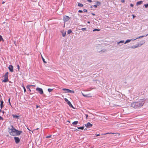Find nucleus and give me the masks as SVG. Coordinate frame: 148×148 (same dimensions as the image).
Wrapping results in <instances>:
<instances>
[{
	"mask_svg": "<svg viewBox=\"0 0 148 148\" xmlns=\"http://www.w3.org/2000/svg\"><path fill=\"white\" fill-rule=\"evenodd\" d=\"M82 95L84 97H92V96L91 95V94H84L83 93H82Z\"/></svg>",
	"mask_w": 148,
	"mask_h": 148,
	"instance_id": "obj_9",
	"label": "nucleus"
},
{
	"mask_svg": "<svg viewBox=\"0 0 148 148\" xmlns=\"http://www.w3.org/2000/svg\"><path fill=\"white\" fill-rule=\"evenodd\" d=\"M3 118L2 117H1V116H0V120H3Z\"/></svg>",
	"mask_w": 148,
	"mask_h": 148,
	"instance_id": "obj_45",
	"label": "nucleus"
},
{
	"mask_svg": "<svg viewBox=\"0 0 148 148\" xmlns=\"http://www.w3.org/2000/svg\"><path fill=\"white\" fill-rule=\"evenodd\" d=\"M27 129H28V130L30 131V130L29 128H27Z\"/></svg>",
	"mask_w": 148,
	"mask_h": 148,
	"instance_id": "obj_59",
	"label": "nucleus"
},
{
	"mask_svg": "<svg viewBox=\"0 0 148 148\" xmlns=\"http://www.w3.org/2000/svg\"><path fill=\"white\" fill-rule=\"evenodd\" d=\"M62 33V36L63 37H64L66 35V31H64V30L61 32Z\"/></svg>",
	"mask_w": 148,
	"mask_h": 148,
	"instance_id": "obj_11",
	"label": "nucleus"
},
{
	"mask_svg": "<svg viewBox=\"0 0 148 148\" xmlns=\"http://www.w3.org/2000/svg\"><path fill=\"white\" fill-rule=\"evenodd\" d=\"M106 51V50H101L100 51V52H105Z\"/></svg>",
	"mask_w": 148,
	"mask_h": 148,
	"instance_id": "obj_34",
	"label": "nucleus"
},
{
	"mask_svg": "<svg viewBox=\"0 0 148 148\" xmlns=\"http://www.w3.org/2000/svg\"><path fill=\"white\" fill-rule=\"evenodd\" d=\"M97 5H100L101 4V3L99 1H97Z\"/></svg>",
	"mask_w": 148,
	"mask_h": 148,
	"instance_id": "obj_25",
	"label": "nucleus"
},
{
	"mask_svg": "<svg viewBox=\"0 0 148 148\" xmlns=\"http://www.w3.org/2000/svg\"><path fill=\"white\" fill-rule=\"evenodd\" d=\"M22 86L23 87V86H24L23 85H23Z\"/></svg>",
	"mask_w": 148,
	"mask_h": 148,
	"instance_id": "obj_63",
	"label": "nucleus"
},
{
	"mask_svg": "<svg viewBox=\"0 0 148 148\" xmlns=\"http://www.w3.org/2000/svg\"><path fill=\"white\" fill-rule=\"evenodd\" d=\"M78 130L77 129H75V131H77Z\"/></svg>",
	"mask_w": 148,
	"mask_h": 148,
	"instance_id": "obj_55",
	"label": "nucleus"
},
{
	"mask_svg": "<svg viewBox=\"0 0 148 148\" xmlns=\"http://www.w3.org/2000/svg\"><path fill=\"white\" fill-rule=\"evenodd\" d=\"M84 131L86 130H87V129L86 128H85V129H84Z\"/></svg>",
	"mask_w": 148,
	"mask_h": 148,
	"instance_id": "obj_54",
	"label": "nucleus"
},
{
	"mask_svg": "<svg viewBox=\"0 0 148 148\" xmlns=\"http://www.w3.org/2000/svg\"><path fill=\"white\" fill-rule=\"evenodd\" d=\"M100 30V29H94L93 30V32H95V31H99Z\"/></svg>",
	"mask_w": 148,
	"mask_h": 148,
	"instance_id": "obj_26",
	"label": "nucleus"
},
{
	"mask_svg": "<svg viewBox=\"0 0 148 148\" xmlns=\"http://www.w3.org/2000/svg\"><path fill=\"white\" fill-rule=\"evenodd\" d=\"M10 99H9V100H8V101H9V104H10V105H11V103H10Z\"/></svg>",
	"mask_w": 148,
	"mask_h": 148,
	"instance_id": "obj_41",
	"label": "nucleus"
},
{
	"mask_svg": "<svg viewBox=\"0 0 148 148\" xmlns=\"http://www.w3.org/2000/svg\"><path fill=\"white\" fill-rule=\"evenodd\" d=\"M138 46V44L137 46H133L131 47L132 49H134L137 47Z\"/></svg>",
	"mask_w": 148,
	"mask_h": 148,
	"instance_id": "obj_16",
	"label": "nucleus"
},
{
	"mask_svg": "<svg viewBox=\"0 0 148 148\" xmlns=\"http://www.w3.org/2000/svg\"><path fill=\"white\" fill-rule=\"evenodd\" d=\"M121 2L122 3H124L125 0H121Z\"/></svg>",
	"mask_w": 148,
	"mask_h": 148,
	"instance_id": "obj_42",
	"label": "nucleus"
},
{
	"mask_svg": "<svg viewBox=\"0 0 148 148\" xmlns=\"http://www.w3.org/2000/svg\"><path fill=\"white\" fill-rule=\"evenodd\" d=\"M77 129H81L83 130L84 129V126H82L81 127H78Z\"/></svg>",
	"mask_w": 148,
	"mask_h": 148,
	"instance_id": "obj_22",
	"label": "nucleus"
},
{
	"mask_svg": "<svg viewBox=\"0 0 148 148\" xmlns=\"http://www.w3.org/2000/svg\"><path fill=\"white\" fill-rule=\"evenodd\" d=\"M85 125L86 127L90 128L92 126V125L89 122H88L86 124H85Z\"/></svg>",
	"mask_w": 148,
	"mask_h": 148,
	"instance_id": "obj_7",
	"label": "nucleus"
},
{
	"mask_svg": "<svg viewBox=\"0 0 148 148\" xmlns=\"http://www.w3.org/2000/svg\"><path fill=\"white\" fill-rule=\"evenodd\" d=\"M62 90L64 91H65L66 92H69V91H70V90L66 89V88H63L62 89Z\"/></svg>",
	"mask_w": 148,
	"mask_h": 148,
	"instance_id": "obj_12",
	"label": "nucleus"
},
{
	"mask_svg": "<svg viewBox=\"0 0 148 148\" xmlns=\"http://www.w3.org/2000/svg\"><path fill=\"white\" fill-rule=\"evenodd\" d=\"M64 100L66 102H67V103L69 101L66 98L64 99Z\"/></svg>",
	"mask_w": 148,
	"mask_h": 148,
	"instance_id": "obj_32",
	"label": "nucleus"
},
{
	"mask_svg": "<svg viewBox=\"0 0 148 148\" xmlns=\"http://www.w3.org/2000/svg\"><path fill=\"white\" fill-rule=\"evenodd\" d=\"M51 135H50L49 136H47L46 137V138H50L51 137Z\"/></svg>",
	"mask_w": 148,
	"mask_h": 148,
	"instance_id": "obj_37",
	"label": "nucleus"
},
{
	"mask_svg": "<svg viewBox=\"0 0 148 148\" xmlns=\"http://www.w3.org/2000/svg\"><path fill=\"white\" fill-rule=\"evenodd\" d=\"M100 135V134H97V135H96V136H99Z\"/></svg>",
	"mask_w": 148,
	"mask_h": 148,
	"instance_id": "obj_50",
	"label": "nucleus"
},
{
	"mask_svg": "<svg viewBox=\"0 0 148 148\" xmlns=\"http://www.w3.org/2000/svg\"><path fill=\"white\" fill-rule=\"evenodd\" d=\"M23 89H24V92H25L26 91V89H25V87L24 86H23Z\"/></svg>",
	"mask_w": 148,
	"mask_h": 148,
	"instance_id": "obj_35",
	"label": "nucleus"
},
{
	"mask_svg": "<svg viewBox=\"0 0 148 148\" xmlns=\"http://www.w3.org/2000/svg\"><path fill=\"white\" fill-rule=\"evenodd\" d=\"M70 107L72 108H74L73 107V106L72 105V104L71 105V106H70Z\"/></svg>",
	"mask_w": 148,
	"mask_h": 148,
	"instance_id": "obj_43",
	"label": "nucleus"
},
{
	"mask_svg": "<svg viewBox=\"0 0 148 148\" xmlns=\"http://www.w3.org/2000/svg\"><path fill=\"white\" fill-rule=\"evenodd\" d=\"M130 5V6L132 7L133 6V5L132 4H131Z\"/></svg>",
	"mask_w": 148,
	"mask_h": 148,
	"instance_id": "obj_48",
	"label": "nucleus"
},
{
	"mask_svg": "<svg viewBox=\"0 0 148 148\" xmlns=\"http://www.w3.org/2000/svg\"><path fill=\"white\" fill-rule=\"evenodd\" d=\"M17 67H18V71H19V69H20V66H19V65H17Z\"/></svg>",
	"mask_w": 148,
	"mask_h": 148,
	"instance_id": "obj_36",
	"label": "nucleus"
},
{
	"mask_svg": "<svg viewBox=\"0 0 148 148\" xmlns=\"http://www.w3.org/2000/svg\"><path fill=\"white\" fill-rule=\"evenodd\" d=\"M143 101L141 100L138 102L132 103L131 104V106L134 108H140L143 106Z\"/></svg>",
	"mask_w": 148,
	"mask_h": 148,
	"instance_id": "obj_2",
	"label": "nucleus"
},
{
	"mask_svg": "<svg viewBox=\"0 0 148 148\" xmlns=\"http://www.w3.org/2000/svg\"><path fill=\"white\" fill-rule=\"evenodd\" d=\"M72 31L71 30V29H69V30L68 31V32H67V33L68 34H70L72 32Z\"/></svg>",
	"mask_w": 148,
	"mask_h": 148,
	"instance_id": "obj_20",
	"label": "nucleus"
},
{
	"mask_svg": "<svg viewBox=\"0 0 148 148\" xmlns=\"http://www.w3.org/2000/svg\"><path fill=\"white\" fill-rule=\"evenodd\" d=\"M8 69L10 71L12 72L13 71V68L12 66L11 65H10L8 67Z\"/></svg>",
	"mask_w": 148,
	"mask_h": 148,
	"instance_id": "obj_10",
	"label": "nucleus"
},
{
	"mask_svg": "<svg viewBox=\"0 0 148 148\" xmlns=\"http://www.w3.org/2000/svg\"><path fill=\"white\" fill-rule=\"evenodd\" d=\"M91 8H92V6H91V7H90Z\"/></svg>",
	"mask_w": 148,
	"mask_h": 148,
	"instance_id": "obj_64",
	"label": "nucleus"
},
{
	"mask_svg": "<svg viewBox=\"0 0 148 148\" xmlns=\"http://www.w3.org/2000/svg\"><path fill=\"white\" fill-rule=\"evenodd\" d=\"M78 123V121H75L72 123V124L73 125H76Z\"/></svg>",
	"mask_w": 148,
	"mask_h": 148,
	"instance_id": "obj_15",
	"label": "nucleus"
},
{
	"mask_svg": "<svg viewBox=\"0 0 148 148\" xmlns=\"http://www.w3.org/2000/svg\"><path fill=\"white\" fill-rule=\"evenodd\" d=\"M87 1L90 2H92L91 0H87Z\"/></svg>",
	"mask_w": 148,
	"mask_h": 148,
	"instance_id": "obj_46",
	"label": "nucleus"
},
{
	"mask_svg": "<svg viewBox=\"0 0 148 148\" xmlns=\"http://www.w3.org/2000/svg\"><path fill=\"white\" fill-rule=\"evenodd\" d=\"M5 2L4 1H3L2 2V4H3Z\"/></svg>",
	"mask_w": 148,
	"mask_h": 148,
	"instance_id": "obj_57",
	"label": "nucleus"
},
{
	"mask_svg": "<svg viewBox=\"0 0 148 148\" xmlns=\"http://www.w3.org/2000/svg\"><path fill=\"white\" fill-rule=\"evenodd\" d=\"M83 11L84 12H87V10L86 9H84Z\"/></svg>",
	"mask_w": 148,
	"mask_h": 148,
	"instance_id": "obj_38",
	"label": "nucleus"
},
{
	"mask_svg": "<svg viewBox=\"0 0 148 148\" xmlns=\"http://www.w3.org/2000/svg\"><path fill=\"white\" fill-rule=\"evenodd\" d=\"M148 35V34H147V35L146 36H147Z\"/></svg>",
	"mask_w": 148,
	"mask_h": 148,
	"instance_id": "obj_60",
	"label": "nucleus"
},
{
	"mask_svg": "<svg viewBox=\"0 0 148 148\" xmlns=\"http://www.w3.org/2000/svg\"><path fill=\"white\" fill-rule=\"evenodd\" d=\"M85 115H86V119H87L88 117V115L87 114H86Z\"/></svg>",
	"mask_w": 148,
	"mask_h": 148,
	"instance_id": "obj_39",
	"label": "nucleus"
},
{
	"mask_svg": "<svg viewBox=\"0 0 148 148\" xmlns=\"http://www.w3.org/2000/svg\"><path fill=\"white\" fill-rule=\"evenodd\" d=\"M8 72L5 73V75L4 76V79L3 80L2 82H6L8 81Z\"/></svg>",
	"mask_w": 148,
	"mask_h": 148,
	"instance_id": "obj_3",
	"label": "nucleus"
},
{
	"mask_svg": "<svg viewBox=\"0 0 148 148\" xmlns=\"http://www.w3.org/2000/svg\"><path fill=\"white\" fill-rule=\"evenodd\" d=\"M38 128H37L36 130H38Z\"/></svg>",
	"mask_w": 148,
	"mask_h": 148,
	"instance_id": "obj_61",
	"label": "nucleus"
},
{
	"mask_svg": "<svg viewBox=\"0 0 148 148\" xmlns=\"http://www.w3.org/2000/svg\"><path fill=\"white\" fill-rule=\"evenodd\" d=\"M78 5L79 6L82 7L83 6V5L82 4V3H78Z\"/></svg>",
	"mask_w": 148,
	"mask_h": 148,
	"instance_id": "obj_19",
	"label": "nucleus"
},
{
	"mask_svg": "<svg viewBox=\"0 0 148 148\" xmlns=\"http://www.w3.org/2000/svg\"><path fill=\"white\" fill-rule=\"evenodd\" d=\"M68 122H69V123H70V121H67Z\"/></svg>",
	"mask_w": 148,
	"mask_h": 148,
	"instance_id": "obj_56",
	"label": "nucleus"
},
{
	"mask_svg": "<svg viewBox=\"0 0 148 148\" xmlns=\"http://www.w3.org/2000/svg\"><path fill=\"white\" fill-rule=\"evenodd\" d=\"M92 14L93 15H94H94H95V14H94L93 13H92Z\"/></svg>",
	"mask_w": 148,
	"mask_h": 148,
	"instance_id": "obj_53",
	"label": "nucleus"
},
{
	"mask_svg": "<svg viewBox=\"0 0 148 148\" xmlns=\"http://www.w3.org/2000/svg\"><path fill=\"white\" fill-rule=\"evenodd\" d=\"M144 6H145V7L146 8H148V3L145 4Z\"/></svg>",
	"mask_w": 148,
	"mask_h": 148,
	"instance_id": "obj_30",
	"label": "nucleus"
},
{
	"mask_svg": "<svg viewBox=\"0 0 148 148\" xmlns=\"http://www.w3.org/2000/svg\"><path fill=\"white\" fill-rule=\"evenodd\" d=\"M70 17L66 15L64 16H63V20L64 22V27L65 24V23L68 21L70 19Z\"/></svg>",
	"mask_w": 148,
	"mask_h": 148,
	"instance_id": "obj_4",
	"label": "nucleus"
},
{
	"mask_svg": "<svg viewBox=\"0 0 148 148\" xmlns=\"http://www.w3.org/2000/svg\"><path fill=\"white\" fill-rule=\"evenodd\" d=\"M132 16H133V18H134L135 17V16H134V14L132 15Z\"/></svg>",
	"mask_w": 148,
	"mask_h": 148,
	"instance_id": "obj_47",
	"label": "nucleus"
},
{
	"mask_svg": "<svg viewBox=\"0 0 148 148\" xmlns=\"http://www.w3.org/2000/svg\"><path fill=\"white\" fill-rule=\"evenodd\" d=\"M67 103L68 105L70 106L72 105L71 103L69 101L68 102H67Z\"/></svg>",
	"mask_w": 148,
	"mask_h": 148,
	"instance_id": "obj_24",
	"label": "nucleus"
},
{
	"mask_svg": "<svg viewBox=\"0 0 148 148\" xmlns=\"http://www.w3.org/2000/svg\"><path fill=\"white\" fill-rule=\"evenodd\" d=\"M30 86H30V85H27V86L26 88H27V89H29V91H31V90H30V88H29V87Z\"/></svg>",
	"mask_w": 148,
	"mask_h": 148,
	"instance_id": "obj_23",
	"label": "nucleus"
},
{
	"mask_svg": "<svg viewBox=\"0 0 148 148\" xmlns=\"http://www.w3.org/2000/svg\"><path fill=\"white\" fill-rule=\"evenodd\" d=\"M142 2H143L141 1L137 2L136 4L137 5H140L142 3Z\"/></svg>",
	"mask_w": 148,
	"mask_h": 148,
	"instance_id": "obj_13",
	"label": "nucleus"
},
{
	"mask_svg": "<svg viewBox=\"0 0 148 148\" xmlns=\"http://www.w3.org/2000/svg\"><path fill=\"white\" fill-rule=\"evenodd\" d=\"M41 57L42 58V60L43 62L45 63H47V62L45 61L44 59V58H43V57H42V56L41 54Z\"/></svg>",
	"mask_w": 148,
	"mask_h": 148,
	"instance_id": "obj_17",
	"label": "nucleus"
},
{
	"mask_svg": "<svg viewBox=\"0 0 148 148\" xmlns=\"http://www.w3.org/2000/svg\"><path fill=\"white\" fill-rule=\"evenodd\" d=\"M69 92L73 93H74V91H73V90H70V91H69Z\"/></svg>",
	"mask_w": 148,
	"mask_h": 148,
	"instance_id": "obj_33",
	"label": "nucleus"
},
{
	"mask_svg": "<svg viewBox=\"0 0 148 148\" xmlns=\"http://www.w3.org/2000/svg\"><path fill=\"white\" fill-rule=\"evenodd\" d=\"M36 90L38 91L39 93L41 94H42L43 93V92L42 90V89L41 88H37L36 89Z\"/></svg>",
	"mask_w": 148,
	"mask_h": 148,
	"instance_id": "obj_6",
	"label": "nucleus"
},
{
	"mask_svg": "<svg viewBox=\"0 0 148 148\" xmlns=\"http://www.w3.org/2000/svg\"><path fill=\"white\" fill-rule=\"evenodd\" d=\"M14 139L15 140V143L17 144L20 142V139L18 137H15Z\"/></svg>",
	"mask_w": 148,
	"mask_h": 148,
	"instance_id": "obj_8",
	"label": "nucleus"
},
{
	"mask_svg": "<svg viewBox=\"0 0 148 148\" xmlns=\"http://www.w3.org/2000/svg\"><path fill=\"white\" fill-rule=\"evenodd\" d=\"M78 12L80 13H82L83 12V11L82 10H79Z\"/></svg>",
	"mask_w": 148,
	"mask_h": 148,
	"instance_id": "obj_40",
	"label": "nucleus"
},
{
	"mask_svg": "<svg viewBox=\"0 0 148 148\" xmlns=\"http://www.w3.org/2000/svg\"><path fill=\"white\" fill-rule=\"evenodd\" d=\"M144 36H140L138 37V38H136L134 39L127 40L125 41V44H126L127 43L129 42H130L132 40H135L136 39H138V38H142V37H144Z\"/></svg>",
	"mask_w": 148,
	"mask_h": 148,
	"instance_id": "obj_5",
	"label": "nucleus"
},
{
	"mask_svg": "<svg viewBox=\"0 0 148 148\" xmlns=\"http://www.w3.org/2000/svg\"><path fill=\"white\" fill-rule=\"evenodd\" d=\"M93 6H94L95 8H97V5H93Z\"/></svg>",
	"mask_w": 148,
	"mask_h": 148,
	"instance_id": "obj_44",
	"label": "nucleus"
},
{
	"mask_svg": "<svg viewBox=\"0 0 148 148\" xmlns=\"http://www.w3.org/2000/svg\"><path fill=\"white\" fill-rule=\"evenodd\" d=\"M33 131H32L31 133H33Z\"/></svg>",
	"mask_w": 148,
	"mask_h": 148,
	"instance_id": "obj_62",
	"label": "nucleus"
},
{
	"mask_svg": "<svg viewBox=\"0 0 148 148\" xmlns=\"http://www.w3.org/2000/svg\"><path fill=\"white\" fill-rule=\"evenodd\" d=\"M2 40L3 41V38H2V37L0 35V41Z\"/></svg>",
	"mask_w": 148,
	"mask_h": 148,
	"instance_id": "obj_29",
	"label": "nucleus"
},
{
	"mask_svg": "<svg viewBox=\"0 0 148 148\" xmlns=\"http://www.w3.org/2000/svg\"><path fill=\"white\" fill-rule=\"evenodd\" d=\"M124 42V40H121L119 42H117V44H119L120 43H123Z\"/></svg>",
	"mask_w": 148,
	"mask_h": 148,
	"instance_id": "obj_18",
	"label": "nucleus"
},
{
	"mask_svg": "<svg viewBox=\"0 0 148 148\" xmlns=\"http://www.w3.org/2000/svg\"><path fill=\"white\" fill-rule=\"evenodd\" d=\"M81 29L82 31L86 30V28H82Z\"/></svg>",
	"mask_w": 148,
	"mask_h": 148,
	"instance_id": "obj_31",
	"label": "nucleus"
},
{
	"mask_svg": "<svg viewBox=\"0 0 148 148\" xmlns=\"http://www.w3.org/2000/svg\"><path fill=\"white\" fill-rule=\"evenodd\" d=\"M30 86H35V85H30Z\"/></svg>",
	"mask_w": 148,
	"mask_h": 148,
	"instance_id": "obj_52",
	"label": "nucleus"
},
{
	"mask_svg": "<svg viewBox=\"0 0 148 148\" xmlns=\"http://www.w3.org/2000/svg\"><path fill=\"white\" fill-rule=\"evenodd\" d=\"M39 107V106H38V105H36V108H38Z\"/></svg>",
	"mask_w": 148,
	"mask_h": 148,
	"instance_id": "obj_51",
	"label": "nucleus"
},
{
	"mask_svg": "<svg viewBox=\"0 0 148 148\" xmlns=\"http://www.w3.org/2000/svg\"><path fill=\"white\" fill-rule=\"evenodd\" d=\"M14 44H15V45L16 46V42H15V41H14Z\"/></svg>",
	"mask_w": 148,
	"mask_h": 148,
	"instance_id": "obj_49",
	"label": "nucleus"
},
{
	"mask_svg": "<svg viewBox=\"0 0 148 148\" xmlns=\"http://www.w3.org/2000/svg\"><path fill=\"white\" fill-rule=\"evenodd\" d=\"M116 133H106V134H104L103 135H106V134H116Z\"/></svg>",
	"mask_w": 148,
	"mask_h": 148,
	"instance_id": "obj_27",
	"label": "nucleus"
},
{
	"mask_svg": "<svg viewBox=\"0 0 148 148\" xmlns=\"http://www.w3.org/2000/svg\"><path fill=\"white\" fill-rule=\"evenodd\" d=\"M13 116L14 118H16L17 119H18V118L19 117V116H17V115H13Z\"/></svg>",
	"mask_w": 148,
	"mask_h": 148,
	"instance_id": "obj_21",
	"label": "nucleus"
},
{
	"mask_svg": "<svg viewBox=\"0 0 148 148\" xmlns=\"http://www.w3.org/2000/svg\"><path fill=\"white\" fill-rule=\"evenodd\" d=\"M87 23H90V22L89 21H88V22H87Z\"/></svg>",
	"mask_w": 148,
	"mask_h": 148,
	"instance_id": "obj_58",
	"label": "nucleus"
},
{
	"mask_svg": "<svg viewBox=\"0 0 148 148\" xmlns=\"http://www.w3.org/2000/svg\"><path fill=\"white\" fill-rule=\"evenodd\" d=\"M12 129H9V132L11 135L13 136H15L16 135H19L22 133V131H19L13 128L12 125Z\"/></svg>",
	"mask_w": 148,
	"mask_h": 148,
	"instance_id": "obj_1",
	"label": "nucleus"
},
{
	"mask_svg": "<svg viewBox=\"0 0 148 148\" xmlns=\"http://www.w3.org/2000/svg\"><path fill=\"white\" fill-rule=\"evenodd\" d=\"M53 89H50V88H49L48 89V91L50 92H51L52 90H53Z\"/></svg>",
	"mask_w": 148,
	"mask_h": 148,
	"instance_id": "obj_28",
	"label": "nucleus"
},
{
	"mask_svg": "<svg viewBox=\"0 0 148 148\" xmlns=\"http://www.w3.org/2000/svg\"><path fill=\"white\" fill-rule=\"evenodd\" d=\"M3 101H1V108H2L3 107Z\"/></svg>",
	"mask_w": 148,
	"mask_h": 148,
	"instance_id": "obj_14",
	"label": "nucleus"
}]
</instances>
